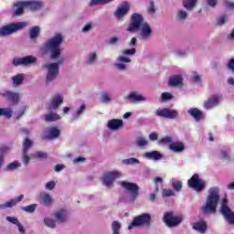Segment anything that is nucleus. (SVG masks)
Wrapping results in <instances>:
<instances>
[{"label": "nucleus", "mask_w": 234, "mask_h": 234, "mask_svg": "<svg viewBox=\"0 0 234 234\" xmlns=\"http://www.w3.org/2000/svg\"><path fill=\"white\" fill-rule=\"evenodd\" d=\"M149 140H152L153 142L158 140V133H152L149 134Z\"/></svg>", "instance_id": "64"}, {"label": "nucleus", "mask_w": 234, "mask_h": 234, "mask_svg": "<svg viewBox=\"0 0 234 234\" xmlns=\"http://www.w3.org/2000/svg\"><path fill=\"white\" fill-rule=\"evenodd\" d=\"M198 0H183V5L187 10H193L197 6Z\"/></svg>", "instance_id": "33"}, {"label": "nucleus", "mask_w": 234, "mask_h": 234, "mask_svg": "<svg viewBox=\"0 0 234 234\" xmlns=\"http://www.w3.org/2000/svg\"><path fill=\"white\" fill-rule=\"evenodd\" d=\"M36 207H37V205L32 204L27 207H23L22 209L23 211H26V213H34V211H36Z\"/></svg>", "instance_id": "45"}, {"label": "nucleus", "mask_w": 234, "mask_h": 234, "mask_svg": "<svg viewBox=\"0 0 234 234\" xmlns=\"http://www.w3.org/2000/svg\"><path fill=\"white\" fill-rule=\"evenodd\" d=\"M63 41V35L57 34L44 43L40 48V52L44 55L50 54V59H58L61 56V43Z\"/></svg>", "instance_id": "2"}, {"label": "nucleus", "mask_w": 234, "mask_h": 234, "mask_svg": "<svg viewBox=\"0 0 234 234\" xmlns=\"http://www.w3.org/2000/svg\"><path fill=\"white\" fill-rule=\"evenodd\" d=\"M141 28V37L143 39H147L153 36V29L147 22H144V16L141 14L133 13L131 16V23L126 28V32H138Z\"/></svg>", "instance_id": "1"}, {"label": "nucleus", "mask_w": 234, "mask_h": 234, "mask_svg": "<svg viewBox=\"0 0 234 234\" xmlns=\"http://www.w3.org/2000/svg\"><path fill=\"white\" fill-rule=\"evenodd\" d=\"M158 142H159V144H163V145H165L167 144H171L173 142V138H171L169 136H165V137L161 138Z\"/></svg>", "instance_id": "51"}, {"label": "nucleus", "mask_w": 234, "mask_h": 234, "mask_svg": "<svg viewBox=\"0 0 234 234\" xmlns=\"http://www.w3.org/2000/svg\"><path fill=\"white\" fill-rule=\"evenodd\" d=\"M129 10H131V6L129 5V4L124 3L122 5L117 8L114 16L118 19H122V17H125V16H127Z\"/></svg>", "instance_id": "15"}, {"label": "nucleus", "mask_w": 234, "mask_h": 234, "mask_svg": "<svg viewBox=\"0 0 234 234\" xmlns=\"http://www.w3.org/2000/svg\"><path fill=\"white\" fill-rule=\"evenodd\" d=\"M32 145H34V141L30 140V138L28 137H26L22 143V147H23L22 152L28 153Z\"/></svg>", "instance_id": "30"}, {"label": "nucleus", "mask_w": 234, "mask_h": 234, "mask_svg": "<svg viewBox=\"0 0 234 234\" xmlns=\"http://www.w3.org/2000/svg\"><path fill=\"white\" fill-rule=\"evenodd\" d=\"M36 57L29 55L24 58H14L13 65L15 67H19V65H32V63H36Z\"/></svg>", "instance_id": "14"}, {"label": "nucleus", "mask_w": 234, "mask_h": 234, "mask_svg": "<svg viewBox=\"0 0 234 234\" xmlns=\"http://www.w3.org/2000/svg\"><path fill=\"white\" fill-rule=\"evenodd\" d=\"M129 101H145V98L136 92L133 91L128 96Z\"/></svg>", "instance_id": "31"}, {"label": "nucleus", "mask_w": 234, "mask_h": 234, "mask_svg": "<svg viewBox=\"0 0 234 234\" xmlns=\"http://www.w3.org/2000/svg\"><path fill=\"white\" fill-rule=\"evenodd\" d=\"M122 54L123 56H134V54H136V48L124 49L122 50Z\"/></svg>", "instance_id": "52"}, {"label": "nucleus", "mask_w": 234, "mask_h": 234, "mask_svg": "<svg viewBox=\"0 0 234 234\" xmlns=\"http://www.w3.org/2000/svg\"><path fill=\"white\" fill-rule=\"evenodd\" d=\"M23 153V156H22V160L23 163L25 164V165H28L29 162H30V156H28V153Z\"/></svg>", "instance_id": "54"}, {"label": "nucleus", "mask_w": 234, "mask_h": 234, "mask_svg": "<svg viewBox=\"0 0 234 234\" xmlns=\"http://www.w3.org/2000/svg\"><path fill=\"white\" fill-rule=\"evenodd\" d=\"M41 32V28L39 26L33 27L29 29V37L31 39H37L39 37V34Z\"/></svg>", "instance_id": "29"}, {"label": "nucleus", "mask_w": 234, "mask_h": 234, "mask_svg": "<svg viewBox=\"0 0 234 234\" xmlns=\"http://www.w3.org/2000/svg\"><path fill=\"white\" fill-rule=\"evenodd\" d=\"M35 156L38 160H47V158H48V154H47V153H45V152H37L35 154Z\"/></svg>", "instance_id": "48"}, {"label": "nucleus", "mask_w": 234, "mask_h": 234, "mask_svg": "<svg viewBox=\"0 0 234 234\" xmlns=\"http://www.w3.org/2000/svg\"><path fill=\"white\" fill-rule=\"evenodd\" d=\"M187 113L194 118L195 122H201V120H204V112L198 110V108H190L187 111Z\"/></svg>", "instance_id": "16"}, {"label": "nucleus", "mask_w": 234, "mask_h": 234, "mask_svg": "<svg viewBox=\"0 0 234 234\" xmlns=\"http://www.w3.org/2000/svg\"><path fill=\"white\" fill-rule=\"evenodd\" d=\"M94 61H96V53H91L90 55V57L88 58V63L90 65H92V63H94Z\"/></svg>", "instance_id": "58"}, {"label": "nucleus", "mask_w": 234, "mask_h": 234, "mask_svg": "<svg viewBox=\"0 0 234 234\" xmlns=\"http://www.w3.org/2000/svg\"><path fill=\"white\" fill-rule=\"evenodd\" d=\"M108 127L111 131H118L123 127V121L121 119H112L108 122Z\"/></svg>", "instance_id": "20"}, {"label": "nucleus", "mask_w": 234, "mask_h": 234, "mask_svg": "<svg viewBox=\"0 0 234 234\" xmlns=\"http://www.w3.org/2000/svg\"><path fill=\"white\" fill-rule=\"evenodd\" d=\"M122 164H125V165H133L134 164H140V160H138L134 157H132L129 159L122 160Z\"/></svg>", "instance_id": "43"}, {"label": "nucleus", "mask_w": 234, "mask_h": 234, "mask_svg": "<svg viewBox=\"0 0 234 234\" xmlns=\"http://www.w3.org/2000/svg\"><path fill=\"white\" fill-rule=\"evenodd\" d=\"M172 187L175 189V191L180 193V191H182V181H174L172 183Z\"/></svg>", "instance_id": "46"}, {"label": "nucleus", "mask_w": 234, "mask_h": 234, "mask_svg": "<svg viewBox=\"0 0 234 234\" xmlns=\"http://www.w3.org/2000/svg\"><path fill=\"white\" fill-rule=\"evenodd\" d=\"M14 6L16 7V9L13 12V16H23V13L25 12V8H27V5H25V2H16Z\"/></svg>", "instance_id": "24"}, {"label": "nucleus", "mask_w": 234, "mask_h": 234, "mask_svg": "<svg viewBox=\"0 0 234 234\" xmlns=\"http://www.w3.org/2000/svg\"><path fill=\"white\" fill-rule=\"evenodd\" d=\"M193 229L198 233L204 234L206 231H207V222H206L204 219L197 221L193 224Z\"/></svg>", "instance_id": "17"}, {"label": "nucleus", "mask_w": 234, "mask_h": 234, "mask_svg": "<svg viewBox=\"0 0 234 234\" xmlns=\"http://www.w3.org/2000/svg\"><path fill=\"white\" fill-rule=\"evenodd\" d=\"M112 234H120V229H122V224L118 221H113L112 223Z\"/></svg>", "instance_id": "36"}, {"label": "nucleus", "mask_w": 234, "mask_h": 234, "mask_svg": "<svg viewBox=\"0 0 234 234\" xmlns=\"http://www.w3.org/2000/svg\"><path fill=\"white\" fill-rule=\"evenodd\" d=\"M220 189L218 186H212L208 190V196L206 200V204L202 207L204 213H217V207L218 202H220Z\"/></svg>", "instance_id": "3"}, {"label": "nucleus", "mask_w": 234, "mask_h": 234, "mask_svg": "<svg viewBox=\"0 0 234 234\" xmlns=\"http://www.w3.org/2000/svg\"><path fill=\"white\" fill-rule=\"evenodd\" d=\"M0 96L5 98L7 101H10L11 105H17V103H19V93L10 90H2L0 91Z\"/></svg>", "instance_id": "12"}, {"label": "nucleus", "mask_w": 234, "mask_h": 234, "mask_svg": "<svg viewBox=\"0 0 234 234\" xmlns=\"http://www.w3.org/2000/svg\"><path fill=\"white\" fill-rule=\"evenodd\" d=\"M145 156L148 160H162L164 158V155L158 151L147 152Z\"/></svg>", "instance_id": "28"}, {"label": "nucleus", "mask_w": 234, "mask_h": 234, "mask_svg": "<svg viewBox=\"0 0 234 234\" xmlns=\"http://www.w3.org/2000/svg\"><path fill=\"white\" fill-rule=\"evenodd\" d=\"M116 69H118V70H127V65L120 62L115 64Z\"/></svg>", "instance_id": "59"}, {"label": "nucleus", "mask_w": 234, "mask_h": 234, "mask_svg": "<svg viewBox=\"0 0 234 234\" xmlns=\"http://www.w3.org/2000/svg\"><path fill=\"white\" fill-rule=\"evenodd\" d=\"M148 142L145 138L144 137H138L136 139V145L138 147H145V145H147Z\"/></svg>", "instance_id": "44"}, {"label": "nucleus", "mask_w": 234, "mask_h": 234, "mask_svg": "<svg viewBox=\"0 0 234 234\" xmlns=\"http://www.w3.org/2000/svg\"><path fill=\"white\" fill-rule=\"evenodd\" d=\"M220 213L223 215L225 220L231 226L234 225V212L231 211L229 206H228V199H223L220 207Z\"/></svg>", "instance_id": "9"}, {"label": "nucleus", "mask_w": 234, "mask_h": 234, "mask_svg": "<svg viewBox=\"0 0 234 234\" xmlns=\"http://www.w3.org/2000/svg\"><path fill=\"white\" fill-rule=\"evenodd\" d=\"M162 101H169V100H173V94L169 92H164L161 95Z\"/></svg>", "instance_id": "50"}, {"label": "nucleus", "mask_w": 234, "mask_h": 234, "mask_svg": "<svg viewBox=\"0 0 234 234\" xmlns=\"http://www.w3.org/2000/svg\"><path fill=\"white\" fill-rule=\"evenodd\" d=\"M101 101H103V102L111 101V96H109L108 93H103L101 96Z\"/></svg>", "instance_id": "60"}, {"label": "nucleus", "mask_w": 234, "mask_h": 234, "mask_svg": "<svg viewBox=\"0 0 234 234\" xmlns=\"http://www.w3.org/2000/svg\"><path fill=\"white\" fill-rule=\"evenodd\" d=\"M56 187V182L54 181H49L46 184V189L48 191H52Z\"/></svg>", "instance_id": "56"}, {"label": "nucleus", "mask_w": 234, "mask_h": 234, "mask_svg": "<svg viewBox=\"0 0 234 234\" xmlns=\"http://www.w3.org/2000/svg\"><path fill=\"white\" fill-rule=\"evenodd\" d=\"M138 226H151V214L144 213L134 217L132 223L128 226V229H133Z\"/></svg>", "instance_id": "8"}, {"label": "nucleus", "mask_w": 234, "mask_h": 234, "mask_svg": "<svg viewBox=\"0 0 234 234\" xmlns=\"http://www.w3.org/2000/svg\"><path fill=\"white\" fill-rule=\"evenodd\" d=\"M63 63H65V59L61 58L58 63H48L44 66L45 69H48L46 83H50V81H54V80L58 78V74H59V65H63Z\"/></svg>", "instance_id": "4"}, {"label": "nucleus", "mask_w": 234, "mask_h": 234, "mask_svg": "<svg viewBox=\"0 0 234 234\" xmlns=\"http://www.w3.org/2000/svg\"><path fill=\"white\" fill-rule=\"evenodd\" d=\"M147 12L148 14H150L151 16H153L154 14L156 13V7L154 6V1H151L150 2V5L147 8Z\"/></svg>", "instance_id": "49"}, {"label": "nucleus", "mask_w": 234, "mask_h": 234, "mask_svg": "<svg viewBox=\"0 0 234 234\" xmlns=\"http://www.w3.org/2000/svg\"><path fill=\"white\" fill-rule=\"evenodd\" d=\"M61 103H63V97L57 95L52 99L49 109L56 110L59 107V105H61Z\"/></svg>", "instance_id": "27"}, {"label": "nucleus", "mask_w": 234, "mask_h": 234, "mask_svg": "<svg viewBox=\"0 0 234 234\" xmlns=\"http://www.w3.org/2000/svg\"><path fill=\"white\" fill-rule=\"evenodd\" d=\"M182 216H175V212L167 211L165 212L163 221L168 228H176L179 224H182Z\"/></svg>", "instance_id": "7"}, {"label": "nucleus", "mask_w": 234, "mask_h": 234, "mask_svg": "<svg viewBox=\"0 0 234 234\" xmlns=\"http://www.w3.org/2000/svg\"><path fill=\"white\" fill-rule=\"evenodd\" d=\"M226 22H228V15L226 14L220 15L219 17L217 19V25L218 27L224 26Z\"/></svg>", "instance_id": "39"}, {"label": "nucleus", "mask_w": 234, "mask_h": 234, "mask_svg": "<svg viewBox=\"0 0 234 234\" xmlns=\"http://www.w3.org/2000/svg\"><path fill=\"white\" fill-rule=\"evenodd\" d=\"M6 220H8V222H11V224H16V226L19 223V219H17V218L7 217Z\"/></svg>", "instance_id": "62"}, {"label": "nucleus", "mask_w": 234, "mask_h": 234, "mask_svg": "<svg viewBox=\"0 0 234 234\" xmlns=\"http://www.w3.org/2000/svg\"><path fill=\"white\" fill-rule=\"evenodd\" d=\"M162 197L164 198H167L169 197H175V191L171 189H163L162 191Z\"/></svg>", "instance_id": "47"}, {"label": "nucleus", "mask_w": 234, "mask_h": 234, "mask_svg": "<svg viewBox=\"0 0 234 234\" xmlns=\"http://www.w3.org/2000/svg\"><path fill=\"white\" fill-rule=\"evenodd\" d=\"M155 115L159 116L160 118H166L167 120H175L176 118H178V111L169 108H163L156 110Z\"/></svg>", "instance_id": "11"}, {"label": "nucleus", "mask_w": 234, "mask_h": 234, "mask_svg": "<svg viewBox=\"0 0 234 234\" xmlns=\"http://www.w3.org/2000/svg\"><path fill=\"white\" fill-rule=\"evenodd\" d=\"M227 67L229 70H231L232 72H234V58L229 59Z\"/></svg>", "instance_id": "61"}, {"label": "nucleus", "mask_w": 234, "mask_h": 234, "mask_svg": "<svg viewBox=\"0 0 234 234\" xmlns=\"http://www.w3.org/2000/svg\"><path fill=\"white\" fill-rule=\"evenodd\" d=\"M44 224L48 226V228H51L52 229L56 228V221L50 218H46L44 219Z\"/></svg>", "instance_id": "42"}, {"label": "nucleus", "mask_w": 234, "mask_h": 234, "mask_svg": "<svg viewBox=\"0 0 234 234\" xmlns=\"http://www.w3.org/2000/svg\"><path fill=\"white\" fill-rule=\"evenodd\" d=\"M113 0H90L89 5L90 6H98V5H107V3H111Z\"/></svg>", "instance_id": "35"}, {"label": "nucleus", "mask_w": 234, "mask_h": 234, "mask_svg": "<svg viewBox=\"0 0 234 234\" xmlns=\"http://www.w3.org/2000/svg\"><path fill=\"white\" fill-rule=\"evenodd\" d=\"M26 8H29V10H32L33 12H36V10H41V7L43 6V4L40 2H24Z\"/></svg>", "instance_id": "26"}, {"label": "nucleus", "mask_w": 234, "mask_h": 234, "mask_svg": "<svg viewBox=\"0 0 234 234\" xmlns=\"http://www.w3.org/2000/svg\"><path fill=\"white\" fill-rule=\"evenodd\" d=\"M25 198L24 195L18 196L16 199H11L10 201L0 205V209H6V207H14L18 202H21Z\"/></svg>", "instance_id": "21"}, {"label": "nucleus", "mask_w": 234, "mask_h": 234, "mask_svg": "<svg viewBox=\"0 0 234 234\" xmlns=\"http://www.w3.org/2000/svg\"><path fill=\"white\" fill-rule=\"evenodd\" d=\"M59 134H61V131L58 127H51L48 129V134L42 136V140H53L58 138Z\"/></svg>", "instance_id": "19"}, {"label": "nucleus", "mask_w": 234, "mask_h": 234, "mask_svg": "<svg viewBox=\"0 0 234 234\" xmlns=\"http://www.w3.org/2000/svg\"><path fill=\"white\" fill-rule=\"evenodd\" d=\"M176 18L178 21H184L187 18V12L183 10H178L176 13Z\"/></svg>", "instance_id": "41"}, {"label": "nucleus", "mask_w": 234, "mask_h": 234, "mask_svg": "<svg viewBox=\"0 0 234 234\" xmlns=\"http://www.w3.org/2000/svg\"><path fill=\"white\" fill-rule=\"evenodd\" d=\"M220 158L221 160H227L228 162L231 161V156H229L228 152H221Z\"/></svg>", "instance_id": "55"}, {"label": "nucleus", "mask_w": 234, "mask_h": 234, "mask_svg": "<svg viewBox=\"0 0 234 234\" xmlns=\"http://www.w3.org/2000/svg\"><path fill=\"white\" fill-rule=\"evenodd\" d=\"M187 186L190 189L200 193L206 189V181L200 178L198 174H194L191 178L187 180Z\"/></svg>", "instance_id": "6"}, {"label": "nucleus", "mask_w": 234, "mask_h": 234, "mask_svg": "<svg viewBox=\"0 0 234 234\" xmlns=\"http://www.w3.org/2000/svg\"><path fill=\"white\" fill-rule=\"evenodd\" d=\"M59 115L58 113H49L48 115H46L45 117V121L46 122H56L58 120H59Z\"/></svg>", "instance_id": "38"}, {"label": "nucleus", "mask_w": 234, "mask_h": 234, "mask_svg": "<svg viewBox=\"0 0 234 234\" xmlns=\"http://www.w3.org/2000/svg\"><path fill=\"white\" fill-rule=\"evenodd\" d=\"M19 167H21V163L14 161L5 167V171H16V169H19Z\"/></svg>", "instance_id": "34"}, {"label": "nucleus", "mask_w": 234, "mask_h": 234, "mask_svg": "<svg viewBox=\"0 0 234 234\" xmlns=\"http://www.w3.org/2000/svg\"><path fill=\"white\" fill-rule=\"evenodd\" d=\"M27 26V22H17L4 26L0 27V37H5V36H10L15 32H17V30H23V28H25V27Z\"/></svg>", "instance_id": "5"}, {"label": "nucleus", "mask_w": 234, "mask_h": 234, "mask_svg": "<svg viewBox=\"0 0 234 234\" xmlns=\"http://www.w3.org/2000/svg\"><path fill=\"white\" fill-rule=\"evenodd\" d=\"M40 200L44 206H50L52 204V197L48 193L41 194Z\"/></svg>", "instance_id": "32"}, {"label": "nucleus", "mask_w": 234, "mask_h": 234, "mask_svg": "<svg viewBox=\"0 0 234 234\" xmlns=\"http://www.w3.org/2000/svg\"><path fill=\"white\" fill-rule=\"evenodd\" d=\"M0 116H4L10 120L12 118V111L7 110L6 108H0Z\"/></svg>", "instance_id": "37"}, {"label": "nucleus", "mask_w": 234, "mask_h": 234, "mask_svg": "<svg viewBox=\"0 0 234 234\" xmlns=\"http://www.w3.org/2000/svg\"><path fill=\"white\" fill-rule=\"evenodd\" d=\"M67 217H69V214L67 213V210L63 208L55 213V218L60 224H63V222L67 221Z\"/></svg>", "instance_id": "23"}, {"label": "nucleus", "mask_w": 234, "mask_h": 234, "mask_svg": "<svg viewBox=\"0 0 234 234\" xmlns=\"http://www.w3.org/2000/svg\"><path fill=\"white\" fill-rule=\"evenodd\" d=\"M120 176V173L118 172H106L102 176V184L106 186V187H111L114 181Z\"/></svg>", "instance_id": "13"}, {"label": "nucleus", "mask_w": 234, "mask_h": 234, "mask_svg": "<svg viewBox=\"0 0 234 234\" xmlns=\"http://www.w3.org/2000/svg\"><path fill=\"white\" fill-rule=\"evenodd\" d=\"M168 147L173 153H182L186 149V145L182 142L171 143Z\"/></svg>", "instance_id": "22"}, {"label": "nucleus", "mask_w": 234, "mask_h": 234, "mask_svg": "<svg viewBox=\"0 0 234 234\" xmlns=\"http://www.w3.org/2000/svg\"><path fill=\"white\" fill-rule=\"evenodd\" d=\"M182 77L180 75H175L170 77L168 80L169 87H178V85H182Z\"/></svg>", "instance_id": "25"}, {"label": "nucleus", "mask_w": 234, "mask_h": 234, "mask_svg": "<svg viewBox=\"0 0 234 234\" xmlns=\"http://www.w3.org/2000/svg\"><path fill=\"white\" fill-rule=\"evenodd\" d=\"M154 183L155 184V187H158V184H164V179L160 176H157L154 179Z\"/></svg>", "instance_id": "63"}, {"label": "nucleus", "mask_w": 234, "mask_h": 234, "mask_svg": "<svg viewBox=\"0 0 234 234\" xmlns=\"http://www.w3.org/2000/svg\"><path fill=\"white\" fill-rule=\"evenodd\" d=\"M121 186L126 189V191L130 192L132 200H135L138 198V197H140V186L138 184L122 181Z\"/></svg>", "instance_id": "10"}, {"label": "nucleus", "mask_w": 234, "mask_h": 234, "mask_svg": "<svg viewBox=\"0 0 234 234\" xmlns=\"http://www.w3.org/2000/svg\"><path fill=\"white\" fill-rule=\"evenodd\" d=\"M24 80L25 77L23 76V74H18L13 77V82L15 83V85H21Z\"/></svg>", "instance_id": "40"}, {"label": "nucleus", "mask_w": 234, "mask_h": 234, "mask_svg": "<svg viewBox=\"0 0 234 234\" xmlns=\"http://www.w3.org/2000/svg\"><path fill=\"white\" fill-rule=\"evenodd\" d=\"M219 102L220 98L218 95H212L207 99V101H205L204 107L205 109H213V107H215V105H218Z\"/></svg>", "instance_id": "18"}, {"label": "nucleus", "mask_w": 234, "mask_h": 234, "mask_svg": "<svg viewBox=\"0 0 234 234\" xmlns=\"http://www.w3.org/2000/svg\"><path fill=\"white\" fill-rule=\"evenodd\" d=\"M118 61L120 63H131V58H129L127 57L121 56L118 58Z\"/></svg>", "instance_id": "57"}, {"label": "nucleus", "mask_w": 234, "mask_h": 234, "mask_svg": "<svg viewBox=\"0 0 234 234\" xmlns=\"http://www.w3.org/2000/svg\"><path fill=\"white\" fill-rule=\"evenodd\" d=\"M158 191H160V188L155 186L154 193L150 194L149 196V200L151 202H154V200H156V195H158Z\"/></svg>", "instance_id": "53"}]
</instances>
